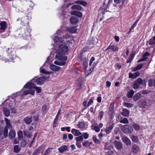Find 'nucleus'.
<instances>
[{
  "instance_id": "obj_1",
  "label": "nucleus",
  "mask_w": 155,
  "mask_h": 155,
  "mask_svg": "<svg viewBox=\"0 0 155 155\" xmlns=\"http://www.w3.org/2000/svg\"><path fill=\"white\" fill-rule=\"evenodd\" d=\"M54 40L55 43L59 45L55 56V58L57 60L54 61V64L60 66L64 65L65 64V61L67 59V57L65 56V53L68 51V47L59 37H55Z\"/></svg>"
},
{
  "instance_id": "obj_2",
  "label": "nucleus",
  "mask_w": 155,
  "mask_h": 155,
  "mask_svg": "<svg viewBox=\"0 0 155 155\" xmlns=\"http://www.w3.org/2000/svg\"><path fill=\"white\" fill-rule=\"evenodd\" d=\"M28 24L27 22L26 25H24L21 28V34L22 36L25 38L26 37H28V36L30 37L31 36L30 35V30L29 28V26L28 25Z\"/></svg>"
},
{
  "instance_id": "obj_3",
  "label": "nucleus",
  "mask_w": 155,
  "mask_h": 155,
  "mask_svg": "<svg viewBox=\"0 0 155 155\" xmlns=\"http://www.w3.org/2000/svg\"><path fill=\"white\" fill-rule=\"evenodd\" d=\"M5 121L6 125L5 127L3 135L5 137H7L8 135V129H12V125L10 123V121L7 118H5Z\"/></svg>"
},
{
  "instance_id": "obj_4",
  "label": "nucleus",
  "mask_w": 155,
  "mask_h": 155,
  "mask_svg": "<svg viewBox=\"0 0 155 155\" xmlns=\"http://www.w3.org/2000/svg\"><path fill=\"white\" fill-rule=\"evenodd\" d=\"M57 34L58 36L56 37H59L61 40L62 41V42H68L69 40H68V39H69L71 38V36L68 34H66L65 35H63V33L61 31H60L58 30L57 32Z\"/></svg>"
},
{
  "instance_id": "obj_5",
  "label": "nucleus",
  "mask_w": 155,
  "mask_h": 155,
  "mask_svg": "<svg viewBox=\"0 0 155 155\" xmlns=\"http://www.w3.org/2000/svg\"><path fill=\"white\" fill-rule=\"evenodd\" d=\"M24 87L32 88V89H35L37 93H40L41 90V87H37L36 85L31 83H28L26 84L24 86Z\"/></svg>"
},
{
  "instance_id": "obj_6",
  "label": "nucleus",
  "mask_w": 155,
  "mask_h": 155,
  "mask_svg": "<svg viewBox=\"0 0 155 155\" xmlns=\"http://www.w3.org/2000/svg\"><path fill=\"white\" fill-rule=\"evenodd\" d=\"M143 81L140 78H138L133 83L132 86L134 89H137L140 87V86L143 84Z\"/></svg>"
},
{
  "instance_id": "obj_7",
  "label": "nucleus",
  "mask_w": 155,
  "mask_h": 155,
  "mask_svg": "<svg viewBox=\"0 0 155 155\" xmlns=\"http://www.w3.org/2000/svg\"><path fill=\"white\" fill-rule=\"evenodd\" d=\"M122 131L126 134H131L133 131V129L132 127L129 125H125L122 127Z\"/></svg>"
},
{
  "instance_id": "obj_8",
  "label": "nucleus",
  "mask_w": 155,
  "mask_h": 155,
  "mask_svg": "<svg viewBox=\"0 0 155 155\" xmlns=\"http://www.w3.org/2000/svg\"><path fill=\"white\" fill-rule=\"evenodd\" d=\"M46 80V78L45 77H40L37 79L36 78H35L31 80L32 82H35L36 81V83L38 85H42L45 82Z\"/></svg>"
},
{
  "instance_id": "obj_9",
  "label": "nucleus",
  "mask_w": 155,
  "mask_h": 155,
  "mask_svg": "<svg viewBox=\"0 0 155 155\" xmlns=\"http://www.w3.org/2000/svg\"><path fill=\"white\" fill-rule=\"evenodd\" d=\"M140 73L139 71H137L134 73L129 72L128 74L129 78H130L134 79L136 78L140 75Z\"/></svg>"
},
{
  "instance_id": "obj_10",
  "label": "nucleus",
  "mask_w": 155,
  "mask_h": 155,
  "mask_svg": "<svg viewBox=\"0 0 155 155\" xmlns=\"http://www.w3.org/2000/svg\"><path fill=\"white\" fill-rule=\"evenodd\" d=\"M113 144L116 149L118 150H120L123 147L122 144L120 142L115 140Z\"/></svg>"
},
{
  "instance_id": "obj_11",
  "label": "nucleus",
  "mask_w": 155,
  "mask_h": 155,
  "mask_svg": "<svg viewBox=\"0 0 155 155\" xmlns=\"http://www.w3.org/2000/svg\"><path fill=\"white\" fill-rule=\"evenodd\" d=\"M7 23L5 21L0 22V33L3 32L6 29Z\"/></svg>"
},
{
  "instance_id": "obj_12",
  "label": "nucleus",
  "mask_w": 155,
  "mask_h": 155,
  "mask_svg": "<svg viewBox=\"0 0 155 155\" xmlns=\"http://www.w3.org/2000/svg\"><path fill=\"white\" fill-rule=\"evenodd\" d=\"M26 88L28 89L24 91L23 94L24 95H27L28 94H31L32 95H34L35 94V91L32 89V88L25 87Z\"/></svg>"
},
{
  "instance_id": "obj_13",
  "label": "nucleus",
  "mask_w": 155,
  "mask_h": 155,
  "mask_svg": "<svg viewBox=\"0 0 155 155\" xmlns=\"http://www.w3.org/2000/svg\"><path fill=\"white\" fill-rule=\"evenodd\" d=\"M9 102V100H6L4 103H3V104L5 105L6 104H7L8 105L6 106L7 108H8V107L10 108V110L12 111V113H15L16 112V110L15 108L13 107H11V106L10 105V103H8Z\"/></svg>"
},
{
  "instance_id": "obj_14",
  "label": "nucleus",
  "mask_w": 155,
  "mask_h": 155,
  "mask_svg": "<svg viewBox=\"0 0 155 155\" xmlns=\"http://www.w3.org/2000/svg\"><path fill=\"white\" fill-rule=\"evenodd\" d=\"M114 124H112L110 126L107 127L105 129V131L107 134H109L111 132L113 129L114 126Z\"/></svg>"
},
{
  "instance_id": "obj_15",
  "label": "nucleus",
  "mask_w": 155,
  "mask_h": 155,
  "mask_svg": "<svg viewBox=\"0 0 155 155\" xmlns=\"http://www.w3.org/2000/svg\"><path fill=\"white\" fill-rule=\"evenodd\" d=\"M112 44L111 43L110 45L107 48V50L110 49L114 51H118L119 49L118 47L115 45H111Z\"/></svg>"
},
{
  "instance_id": "obj_16",
  "label": "nucleus",
  "mask_w": 155,
  "mask_h": 155,
  "mask_svg": "<svg viewBox=\"0 0 155 155\" xmlns=\"http://www.w3.org/2000/svg\"><path fill=\"white\" fill-rule=\"evenodd\" d=\"M8 134V135L9 138L10 139H12L14 138L16 135V132L13 130L10 129Z\"/></svg>"
},
{
  "instance_id": "obj_17",
  "label": "nucleus",
  "mask_w": 155,
  "mask_h": 155,
  "mask_svg": "<svg viewBox=\"0 0 155 155\" xmlns=\"http://www.w3.org/2000/svg\"><path fill=\"white\" fill-rule=\"evenodd\" d=\"M49 68L52 71H58L61 69L60 67L54 64L50 65Z\"/></svg>"
},
{
  "instance_id": "obj_18",
  "label": "nucleus",
  "mask_w": 155,
  "mask_h": 155,
  "mask_svg": "<svg viewBox=\"0 0 155 155\" xmlns=\"http://www.w3.org/2000/svg\"><path fill=\"white\" fill-rule=\"evenodd\" d=\"M123 141L125 143L127 146L130 145L131 144V142L130 140L127 137H125L122 138Z\"/></svg>"
},
{
  "instance_id": "obj_19",
  "label": "nucleus",
  "mask_w": 155,
  "mask_h": 155,
  "mask_svg": "<svg viewBox=\"0 0 155 155\" xmlns=\"http://www.w3.org/2000/svg\"><path fill=\"white\" fill-rule=\"evenodd\" d=\"M71 132L76 136H79L81 134V133L79 130L74 128L72 129Z\"/></svg>"
},
{
  "instance_id": "obj_20",
  "label": "nucleus",
  "mask_w": 155,
  "mask_h": 155,
  "mask_svg": "<svg viewBox=\"0 0 155 155\" xmlns=\"http://www.w3.org/2000/svg\"><path fill=\"white\" fill-rule=\"evenodd\" d=\"M23 120L26 124H30L32 121V117L31 116H28L25 118Z\"/></svg>"
},
{
  "instance_id": "obj_21",
  "label": "nucleus",
  "mask_w": 155,
  "mask_h": 155,
  "mask_svg": "<svg viewBox=\"0 0 155 155\" xmlns=\"http://www.w3.org/2000/svg\"><path fill=\"white\" fill-rule=\"evenodd\" d=\"M139 103L141 107L144 108H145L146 107L149 105V103L144 100H141L139 102Z\"/></svg>"
},
{
  "instance_id": "obj_22",
  "label": "nucleus",
  "mask_w": 155,
  "mask_h": 155,
  "mask_svg": "<svg viewBox=\"0 0 155 155\" xmlns=\"http://www.w3.org/2000/svg\"><path fill=\"white\" fill-rule=\"evenodd\" d=\"M76 27L75 26L68 28L67 30L70 33H74L77 32Z\"/></svg>"
},
{
  "instance_id": "obj_23",
  "label": "nucleus",
  "mask_w": 155,
  "mask_h": 155,
  "mask_svg": "<svg viewBox=\"0 0 155 155\" xmlns=\"http://www.w3.org/2000/svg\"><path fill=\"white\" fill-rule=\"evenodd\" d=\"M70 21L72 24H75L78 22V18L75 16H71L70 19Z\"/></svg>"
},
{
  "instance_id": "obj_24",
  "label": "nucleus",
  "mask_w": 155,
  "mask_h": 155,
  "mask_svg": "<svg viewBox=\"0 0 155 155\" xmlns=\"http://www.w3.org/2000/svg\"><path fill=\"white\" fill-rule=\"evenodd\" d=\"M72 15H75L79 17H82V14L81 12L77 11H73L71 12Z\"/></svg>"
},
{
  "instance_id": "obj_25",
  "label": "nucleus",
  "mask_w": 155,
  "mask_h": 155,
  "mask_svg": "<svg viewBox=\"0 0 155 155\" xmlns=\"http://www.w3.org/2000/svg\"><path fill=\"white\" fill-rule=\"evenodd\" d=\"M139 150V148L138 146L136 144H134L132 148V151L135 153H137Z\"/></svg>"
},
{
  "instance_id": "obj_26",
  "label": "nucleus",
  "mask_w": 155,
  "mask_h": 155,
  "mask_svg": "<svg viewBox=\"0 0 155 155\" xmlns=\"http://www.w3.org/2000/svg\"><path fill=\"white\" fill-rule=\"evenodd\" d=\"M114 104L112 103L110 105L108 113L109 114L112 115L114 113Z\"/></svg>"
},
{
  "instance_id": "obj_27",
  "label": "nucleus",
  "mask_w": 155,
  "mask_h": 155,
  "mask_svg": "<svg viewBox=\"0 0 155 155\" xmlns=\"http://www.w3.org/2000/svg\"><path fill=\"white\" fill-rule=\"evenodd\" d=\"M68 149V147L66 145L62 146L60 147L58 149V150L59 151L62 153Z\"/></svg>"
},
{
  "instance_id": "obj_28",
  "label": "nucleus",
  "mask_w": 155,
  "mask_h": 155,
  "mask_svg": "<svg viewBox=\"0 0 155 155\" xmlns=\"http://www.w3.org/2000/svg\"><path fill=\"white\" fill-rule=\"evenodd\" d=\"M141 97V94L140 93H137L135 94L133 97V99L134 101L139 100Z\"/></svg>"
},
{
  "instance_id": "obj_29",
  "label": "nucleus",
  "mask_w": 155,
  "mask_h": 155,
  "mask_svg": "<svg viewBox=\"0 0 155 155\" xmlns=\"http://www.w3.org/2000/svg\"><path fill=\"white\" fill-rule=\"evenodd\" d=\"M143 64H138L136 67L133 68L132 70L133 71H136L141 69L143 67Z\"/></svg>"
},
{
  "instance_id": "obj_30",
  "label": "nucleus",
  "mask_w": 155,
  "mask_h": 155,
  "mask_svg": "<svg viewBox=\"0 0 155 155\" xmlns=\"http://www.w3.org/2000/svg\"><path fill=\"white\" fill-rule=\"evenodd\" d=\"M129 111L127 109H123V112L122 113V114L123 116L126 117L129 115Z\"/></svg>"
},
{
  "instance_id": "obj_31",
  "label": "nucleus",
  "mask_w": 155,
  "mask_h": 155,
  "mask_svg": "<svg viewBox=\"0 0 155 155\" xmlns=\"http://www.w3.org/2000/svg\"><path fill=\"white\" fill-rule=\"evenodd\" d=\"M134 56L135 54L133 52L131 53L130 54L129 57V58H128L127 60V63H129L130 62L133 60V59L134 57Z\"/></svg>"
},
{
  "instance_id": "obj_32",
  "label": "nucleus",
  "mask_w": 155,
  "mask_h": 155,
  "mask_svg": "<svg viewBox=\"0 0 155 155\" xmlns=\"http://www.w3.org/2000/svg\"><path fill=\"white\" fill-rule=\"evenodd\" d=\"M72 9H77L78 10H81L82 9V7L80 5H74L71 7Z\"/></svg>"
},
{
  "instance_id": "obj_33",
  "label": "nucleus",
  "mask_w": 155,
  "mask_h": 155,
  "mask_svg": "<svg viewBox=\"0 0 155 155\" xmlns=\"http://www.w3.org/2000/svg\"><path fill=\"white\" fill-rule=\"evenodd\" d=\"M130 138L132 141L135 143H137L139 140V139L137 136L134 135H131Z\"/></svg>"
},
{
  "instance_id": "obj_34",
  "label": "nucleus",
  "mask_w": 155,
  "mask_h": 155,
  "mask_svg": "<svg viewBox=\"0 0 155 155\" xmlns=\"http://www.w3.org/2000/svg\"><path fill=\"white\" fill-rule=\"evenodd\" d=\"M3 110L5 115L6 117H8L10 115L9 110L5 107H4Z\"/></svg>"
},
{
  "instance_id": "obj_35",
  "label": "nucleus",
  "mask_w": 155,
  "mask_h": 155,
  "mask_svg": "<svg viewBox=\"0 0 155 155\" xmlns=\"http://www.w3.org/2000/svg\"><path fill=\"white\" fill-rule=\"evenodd\" d=\"M75 3L81 4L84 6H85L87 4L86 2L80 0H78L75 2Z\"/></svg>"
},
{
  "instance_id": "obj_36",
  "label": "nucleus",
  "mask_w": 155,
  "mask_h": 155,
  "mask_svg": "<svg viewBox=\"0 0 155 155\" xmlns=\"http://www.w3.org/2000/svg\"><path fill=\"white\" fill-rule=\"evenodd\" d=\"M18 140H21L23 138V133L21 130L19 131L17 133Z\"/></svg>"
},
{
  "instance_id": "obj_37",
  "label": "nucleus",
  "mask_w": 155,
  "mask_h": 155,
  "mask_svg": "<svg viewBox=\"0 0 155 155\" xmlns=\"http://www.w3.org/2000/svg\"><path fill=\"white\" fill-rule=\"evenodd\" d=\"M52 148H48L45 152L44 153L43 155H48V154L51 152Z\"/></svg>"
},
{
  "instance_id": "obj_38",
  "label": "nucleus",
  "mask_w": 155,
  "mask_h": 155,
  "mask_svg": "<svg viewBox=\"0 0 155 155\" xmlns=\"http://www.w3.org/2000/svg\"><path fill=\"white\" fill-rule=\"evenodd\" d=\"M134 93V92L133 90H130L127 93V97L129 98H132Z\"/></svg>"
},
{
  "instance_id": "obj_39",
  "label": "nucleus",
  "mask_w": 155,
  "mask_h": 155,
  "mask_svg": "<svg viewBox=\"0 0 155 155\" xmlns=\"http://www.w3.org/2000/svg\"><path fill=\"white\" fill-rule=\"evenodd\" d=\"M21 149L19 147L18 145H16L14 146V151L16 153H18L20 150Z\"/></svg>"
},
{
  "instance_id": "obj_40",
  "label": "nucleus",
  "mask_w": 155,
  "mask_h": 155,
  "mask_svg": "<svg viewBox=\"0 0 155 155\" xmlns=\"http://www.w3.org/2000/svg\"><path fill=\"white\" fill-rule=\"evenodd\" d=\"M91 144V142H89L88 141H86L83 143L82 145L85 147H88L90 146Z\"/></svg>"
},
{
  "instance_id": "obj_41",
  "label": "nucleus",
  "mask_w": 155,
  "mask_h": 155,
  "mask_svg": "<svg viewBox=\"0 0 155 155\" xmlns=\"http://www.w3.org/2000/svg\"><path fill=\"white\" fill-rule=\"evenodd\" d=\"M124 105L126 107L129 108L132 107L133 106L134 104L124 102Z\"/></svg>"
},
{
  "instance_id": "obj_42",
  "label": "nucleus",
  "mask_w": 155,
  "mask_h": 155,
  "mask_svg": "<svg viewBox=\"0 0 155 155\" xmlns=\"http://www.w3.org/2000/svg\"><path fill=\"white\" fill-rule=\"evenodd\" d=\"M76 142H82L84 140V139L82 136H80L75 138Z\"/></svg>"
},
{
  "instance_id": "obj_43",
  "label": "nucleus",
  "mask_w": 155,
  "mask_h": 155,
  "mask_svg": "<svg viewBox=\"0 0 155 155\" xmlns=\"http://www.w3.org/2000/svg\"><path fill=\"white\" fill-rule=\"evenodd\" d=\"M150 54L148 52H146L145 54H144L142 57L143 60H144V61H146L147 59V57Z\"/></svg>"
},
{
  "instance_id": "obj_44",
  "label": "nucleus",
  "mask_w": 155,
  "mask_h": 155,
  "mask_svg": "<svg viewBox=\"0 0 155 155\" xmlns=\"http://www.w3.org/2000/svg\"><path fill=\"white\" fill-rule=\"evenodd\" d=\"M120 123L123 124H128V121L127 119L126 118H124L123 119H121L120 121Z\"/></svg>"
},
{
  "instance_id": "obj_45",
  "label": "nucleus",
  "mask_w": 155,
  "mask_h": 155,
  "mask_svg": "<svg viewBox=\"0 0 155 155\" xmlns=\"http://www.w3.org/2000/svg\"><path fill=\"white\" fill-rule=\"evenodd\" d=\"M78 126L79 128L83 129L84 127L85 124L83 122H81L78 124Z\"/></svg>"
},
{
  "instance_id": "obj_46",
  "label": "nucleus",
  "mask_w": 155,
  "mask_h": 155,
  "mask_svg": "<svg viewBox=\"0 0 155 155\" xmlns=\"http://www.w3.org/2000/svg\"><path fill=\"white\" fill-rule=\"evenodd\" d=\"M91 127L92 130H95L97 132H98L100 131V128L98 126H92Z\"/></svg>"
},
{
  "instance_id": "obj_47",
  "label": "nucleus",
  "mask_w": 155,
  "mask_h": 155,
  "mask_svg": "<svg viewBox=\"0 0 155 155\" xmlns=\"http://www.w3.org/2000/svg\"><path fill=\"white\" fill-rule=\"evenodd\" d=\"M41 72L43 74H51L52 73V72L48 71L44 69H42L41 70Z\"/></svg>"
},
{
  "instance_id": "obj_48",
  "label": "nucleus",
  "mask_w": 155,
  "mask_h": 155,
  "mask_svg": "<svg viewBox=\"0 0 155 155\" xmlns=\"http://www.w3.org/2000/svg\"><path fill=\"white\" fill-rule=\"evenodd\" d=\"M45 148V146L43 145H42L40 146H39L37 149V150L39 152V151L42 150V151H44V149Z\"/></svg>"
},
{
  "instance_id": "obj_49",
  "label": "nucleus",
  "mask_w": 155,
  "mask_h": 155,
  "mask_svg": "<svg viewBox=\"0 0 155 155\" xmlns=\"http://www.w3.org/2000/svg\"><path fill=\"white\" fill-rule=\"evenodd\" d=\"M133 127L136 130H139L140 129L139 126L136 124H133Z\"/></svg>"
},
{
  "instance_id": "obj_50",
  "label": "nucleus",
  "mask_w": 155,
  "mask_h": 155,
  "mask_svg": "<svg viewBox=\"0 0 155 155\" xmlns=\"http://www.w3.org/2000/svg\"><path fill=\"white\" fill-rule=\"evenodd\" d=\"M114 148L113 147L112 145H109L108 146H107L106 145L104 147V149L106 150H111L113 149Z\"/></svg>"
},
{
  "instance_id": "obj_51",
  "label": "nucleus",
  "mask_w": 155,
  "mask_h": 155,
  "mask_svg": "<svg viewBox=\"0 0 155 155\" xmlns=\"http://www.w3.org/2000/svg\"><path fill=\"white\" fill-rule=\"evenodd\" d=\"M83 68L84 70H86L88 66V63L87 61H85L83 62Z\"/></svg>"
},
{
  "instance_id": "obj_52",
  "label": "nucleus",
  "mask_w": 155,
  "mask_h": 155,
  "mask_svg": "<svg viewBox=\"0 0 155 155\" xmlns=\"http://www.w3.org/2000/svg\"><path fill=\"white\" fill-rule=\"evenodd\" d=\"M155 41L153 38H150L149 41V44L150 45H152L155 44Z\"/></svg>"
},
{
  "instance_id": "obj_53",
  "label": "nucleus",
  "mask_w": 155,
  "mask_h": 155,
  "mask_svg": "<svg viewBox=\"0 0 155 155\" xmlns=\"http://www.w3.org/2000/svg\"><path fill=\"white\" fill-rule=\"evenodd\" d=\"M148 85L150 87H151L153 85H154V81H153V80H149L148 81Z\"/></svg>"
},
{
  "instance_id": "obj_54",
  "label": "nucleus",
  "mask_w": 155,
  "mask_h": 155,
  "mask_svg": "<svg viewBox=\"0 0 155 155\" xmlns=\"http://www.w3.org/2000/svg\"><path fill=\"white\" fill-rule=\"evenodd\" d=\"M94 142L96 143H99L100 142L99 140L97 139L96 137H93L92 138Z\"/></svg>"
},
{
  "instance_id": "obj_55",
  "label": "nucleus",
  "mask_w": 155,
  "mask_h": 155,
  "mask_svg": "<svg viewBox=\"0 0 155 155\" xmlns=\"http://www.w3.org/2000/svg\"><path fill=\"white\" fill-rule=\"evenodd\" d=\"M27 144V143L24 140H23L21 143V146L22 147H25V145Z\"/></svg>"
},
{
  "instance_id": "obj_56",
  "label": "nucleus",
  "mask_w": 155,
  "mask_h": 155,
  "mask_svg": "<svg viewBox=\"0 0 155 155\" xmlns=\"http://www.w3.org/2000/svg\"><path fill=\"white\" fill-rule=\"evenodd\" d=\"M47 109V106L46 105H44L42 107V112L45 113L46 112V110Z\"/></svg>"
},
{
  "instance_id": "obj_57",
  "label": "nucleus",
  "mask_w": 155,
  "mask_h": 155,
  "mask_svg": "<svg viewBox=\"0 0 155 155\" xmlns=\"http://www.w3.org/2000/svg\"><path fill=\"white\" fill-rule=\"evenodd\" d=\"M104 113L103 111H101L100 112L99 114V118L100 120H101L103 117Z\"/></svg>"
},
{
  "instance_id": "obj_58",
  "label": "nucleus",
  "mask_w": 155,
  "mask_h": 155,
  "mask_svg": "<svg viewBox=\"0 0 155 155\" xmlns=\"http://www.w3.org/2000/svg\"><path fill=\"white\" fill-rule=\"evenodd\" d=\"M83 137L85 139H87L88 138L89 135L87 133H83Z\"/></svg>"
},
{
  "instance_id": "obj_59",
  "label": "nucleus",
  "mask_w": 155,
  "mask_h": 155,
  "mask_svg": "<svg viewBox=\"0 0 155 155\" xmlns=\"http://www.w3.org/2000/svg\"><path fill=\"white\" fill-rule=\"evenodd\" d=\"M93 102V99L92 98H91L87 104V107H88L90 105H91Z\"/></svg>"
},
{
  "instance_id": "obj_60",
  "label": "nucleus",
  "mask_w": 155,
  "mask_h": 155,
  "mask_svg": "<svg viewBox=\"0 0 155 155\" xmlns=\"http://www.w3.org/2000/svg\"><path fill=\"white\" fill-rule=\"evenodd\" d=\"M136 23H134L133 25H132L131 27H130V29H129V31L128 32V33H130L131 31L133 30V28H134L136 26Z\"/></svg>"
},
{
  "instance_id": "obj_61",
  "label": "nucleus",
  "mask_w": 155,
  "mask_h": 155,
  "mask_svg": "<svg viewBox=\"0 0 155 155\" xmlns=\"http://www.w3.org/2000/svg\"><path fill=\"white\" fill-rule=\"evenodd\" d=\"M76 145L77 147L79 148H81V145L80 143L79 142H76Z\"/></svg>"
},
{
  "instance_id": "obj_62",
  "label": "nucleus",
  "mask_w": 155,
  "mask_h": 155,
  "mask_svg": "<svg viewBox=\"0 0 155 155\" xmlns=\"http://www.w3.org/2000/svg\"><path fill=\"white\" fill-rule=\"evenodd\" d=\"M106 84L107 87H110L111 85V82L109 81H107L106 82Z\"/></svg>"
},
{
  "instance_id": "obj_63",
  "label": "nucleus",
  "mask_w": 155,
  "mask_h": 155,
  "mask_svg": "<svg viewBox=\"0 0 155 155\" xmlns=\"http://www.w3.org/2000/svg\"><path fill=\"white\" fill-rule=\"evenodd\" d=\"M39 153L40 152L36 150L34 152L32 155H38Z\"/></svg>"
},
{
  "instance_id": "obj_64",
  "label": "nucleus",
  "mask_w": 155,
  "mask_h": 155,
  "mask_svg": "<svg viewBox=\"0 0 155 155\" xmlns=\"http://www.w3.org/2000/svg\"><path fill=\"white\" fill-rule=\"evenodd\" d=\"M113 153V152L111 151H109L105 155H112Z\"/></svg>"
}]
</instances>
